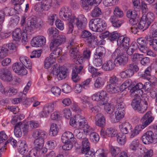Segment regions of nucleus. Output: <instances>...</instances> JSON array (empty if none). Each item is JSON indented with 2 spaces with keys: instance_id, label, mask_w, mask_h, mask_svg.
<instances>
[{
  "instance_id": "3",
  "label": "nucleus",
  "mask_w": 157,
  "mask_h": 157,
  "mask_svg": "<svg viewBox=\"0 0 157 157\" xmlns=\"http://www.w3.org/2000/svg\"><path fill=\"white\" fill-rule=\"evenodd\" d=\"M89 25L90 29L97 32H102L106 28L105 24L103 25L102 20L99 18L91 19L89 22Z\"/></svg>"
},
{
  "instance_id": "29",
  "label": "nucleus",
  "mask_w": 157,
  "mask_h": 157,
  "mask_svg": "<svg viewBox=\"0 0 157 157\" xmlns=\"http://www.w3.org/2000/svg\"><path fill=\"white\" fill-rule=\"evenodd\" d=\"M67 69L65 67H59V71L57 76L58 79L59 80H61L65 78L67 76Z\"/></svg>"
},
{
  "instance_id": "38",
  "label": "nucleus",
  "mask_w": 157,
  "mask_h": 157,
  "mask_svg": "<svg viewBox=\"0 0 157 157\" xmlns=\"http://www.w3.org/2000/svg\"><path fill=\"white\" fill-rule=\"evenodd\" d=\"M106 90L109 93L111 94H116L119 92L118 87L111 84H108L106 86Z\"/></svg>"
},
{
  "instance_id": "9",
  "label": "nucleus",
  "mask_w": 157,
  "mask_h": 157,
  "mask_svg": "<svg viewBox=\"0 0 157 157\" xmlns=\"http://www.w3.org/2000/svg\"><path fill=\"white\" fill-rule=\"evenodd\" d=\"M151 37L150 36H147L145 38L140 37L137 39V43L139 44V50L144 53H146L148 48L147 47V44H149V41L147 40V38Z\"/></svg>"
},
{
  "instance_id": "47",
  "label": "nucleus",
  "mask_w": 157,
  "mask_h": 157,
  "mask_svg": "<svg viewBox=\"0 0 157 157\" xmlns=\"http://www.w3.org/2000/svg\"><path fill=\"white\" fill-rule=\"evenodd\" d=\"M104 105V109L107 113L110 114V116L114 114V107L113 105L106 103Z\"/></svg>"
},
{
  "instance_id": "61",
  "label": "nucleus",
  "mask_w": 157,
  "mask_h": 157,
  "mask_svg": "<svg viewBox=\"0 0 157 157\" xmlns=\"http://www.w3.org/2000/svg\"><path fill=\"white\" fill-rule=\"evenodd\" d=\"M110 151L112 155L115 157L120 152L121 150L118 147L111 146Z\"/></svg>"
},
{
  "instance_id": "52",
  "label": "nucleus",
  "mask_w": 157,
  "mask_h": 157,
  "mask_svg": "<svg viewBox=\"0 0 157 157\" xmlns=\"http://www.w3.org/2000/svg\"><path fill=\"white\" fill-rule=\"evenodd\" d=\"M19 123H17L14 128V134L17 137H19L22 135V132L19 127Z\"/></svg>"
},
{
  "instance_id": "49",
  "label": "nucleus",
  "mask_w": 157,
  "mask_h": 157,
  "mask_svg": "<svg viewBox=\"0 0 157 157\" xmlns=\"http://www.w3.org/2000/svg\"><path fill=\"white\" fill-rule=\"evenodd\" d=\"M48 32L50 36L53 37L57 36L59 34V31L56 28L54 27L49 28Z\"/></svg>"
},
{
  "instance_id": "12",
  "label": "nucleus",
  "mask_w": 157,
  "mask_h": 157,
  "mask_svg": "<svg viewBox=\"0 0 157 157\" xmlns=\"http://www.w3.org/2000/svg\"><path fill=\"white\" fill-rule=\"evenodd\" d=\"M83 68V67L82 65L79 66L75 65L73 67L71 79L73 82H77L80 80L81 78L78 75L80 74Z\"/></svg>"
},
{
  "instance_id": "60",
  "label": "nucleus",
  "mask_w": 157,
  "mask_h": 157,
  "mask_svg": "<svg viewBox=\"0 0 157 157\" xmlns=\"http://www.w3.org/2000/svg\"><path fill=\"white\" fill-rule=\"evenodd\" d=\"M23 32L28 33V34H31V33L34 29L32 26L27 25H25L23 27Z\"/></svg>"
},
{
  "instance_id": "23",
  "label": "nucleus",
  "mask_w": 157,
  "mask_h": 157,
  "mask_svg": "<svg viewBox=\"0 0 157 157\" xmlns=\"http://www.w3.org/2000/svg\"><path fill=\"white\" fill-rule=\"evenodd\" d=\"M125 112H120L116 111L113 115L110 116L111 121L114 123L117 122L124 116Z\"/></svg>"
},
{
  "instance_id": "48",
  "label": "nucleus",
  "mask_w": 157,
  "mask_h": 157,
  "mask_svg": "<svg viewBox=\"0 0 157 157\" xmlns=\"http://www.w3.org/2000/svg\"><path fill=\"white\" fill-rule=\"evenodd\" d=\"M125 134L119 133L116 135L117 140L120 144H124L125 142Z\"/></svg>"
},
{
  "instance_id": "42",
  "label": "nucleus",
  "mask_w": 157,
  "mask_h": 157,
  "mask_svg": "<svg viewBox=\"0 0 157 157\" xmlns=\"http://www.w3.org/2000/svg\"><path fill=\"white\" fill-rule=\"evenodd\" d=\"M55 61L56 59H53L50 56L47 58L44 61V67L45 68L48 69L50 67H52L55 63Z\"/></svg>"
},
{
  "instance_id": "17",
  "label": "nucleus",
  "mask_w": 157,
  "mask_h": 157,
  "mask_svg": "<svg viewBox=\"0 0 157 157\" xmlns=\"http://www.w3.org/2000/svg\"><path fill=\"white\" fill-rule=\"evenodd\" d=\"M52 3V0H45L44 2H39L35 5V10H48L50 8Z\"/></svg>"
},
{
  "instance_id": "62",
  "label": "nucleus",
  "mask_w": 157,
  "mask_h": 157,
  "mask_svg": "<svg viewBox=\"0 0 157 157\" xmlns=\"http://www.w3.org/2000/svg\"><path fill=\"white\" fill-rule=\"evenodd\" d=\"M106 155L103 149H99L95 152V157H106Z\"/></svg>"
},
{
  "instance_id": "24",
  "label": "nucleus",
  "mask_w": 157,
  "mask_h": 157,
  "mask_svg": "<svg viewBox=\"0 0 157 157\" xmlns=\"http://www.w3.org/2000/svg\"><path fill=\"white\" fill-rule=\"evenodd\" d=\"M32 136L34 138H44L47 135V133L44 130L40 129L34 130L32 133Z\"/></svg>"
},
{
  "instance_id": "50",
  "label": "nucleus",
  "mask_w": 157,
  "mask_h": 157,
  "mask_svg": "<svg viewBox=\"0 0 157 157\" xmlns=\"http://www.w3.org/2000/svg\"><path fill=\"white\" fill-rule=\"evenodd\" d=\"M17 123H19V127L21 129L25 135L27 134L29 131V125L28 123L23 124L21 122H19Z\"/></svg>"
},
{
  "instance_id": "54",
  "label": "nucleus",
  "mask_w": 157,
  "mask_h": 157,
  "mask_svg": "<svg viewBox=\"0 0 157 157\" xmlns=\"http://www.w3.org/2000/svg\"><path fill=\"white\" fill-rule=\"evenodd\" d=\"M76 0H71L70 2V8L67 6H65L63 9V10H66L67 9L75 10L78 9V5L76 2Z\"/></svg>"
},
{
  "instance_id": "27",
  "label": "nucleus",
  "mask_w": 157,
  "mask_h": 157,
  "mask_svg": "<svg viewBox=\"0 0 157 157\" xmlns=\"http://www.w3.org/2000/svg\"><path fill=\"white\" fill-rule=\"evenodd\" d=\"M115 64L112 60H109L106 61L102 65V69L105 71H111L115 68Z\"/></svg>"
},
{
  "instance_id": "6",
  "label": "nucleus",
  "mask_w": 157,
  "mask_h": 157,
  "mask_svg": "<svg viewBox=\"0 0 157 157\" xmlns=\"http://www.w3.org/2000/svg\"><path fill=\"white\" fill-rule=\"evenodd\" d=\"M86 120L85 117L79 115H76L74 117L71 118L70 121V124L75 128L82 127V125L84 124Z\"/></svg>"
},
{
  "instance_id": "37",
  "label": "nucleus",
  "mask_w": 157,
  "mask_h": 157,
  "mask_svg": "<svg viewBox=\"0 0 157 157\" xmlns=\"http://www.w3.org/2000/svg\"><path fill=\"white\" fill-rule=\"evenodd\" d=\"M52 50V49H50ZM52 50L53 52L51 53L50 56L53 59H55L59 56L62 53V48L60 47H54Z\"/></svg>"
},
{
  "instance_id": "30",
  "label": "nucleus",
  "mask_w": 157,
  "mask_h": 157,
  "mask_svg": "<svg viewBox=\"0 0 157 157\" xmlns=\"http://www.w3.org/2000/svg\"><path fill=\"white\" fill-rule=\"evenodd\" d=\"M109 21L113 27L116 28L120 27L123 23L122 21L118 20L115 16H111L109 19Z\"/></svg>"
},
{
  "instance_id": "21",
  "label": "nucleus",
  "mask_w": 157,
  "mask_h": 157,
  "mask_svg": "<svg viewBox=\"0 0 157 157\" xmlns=\"http://www.w3.org/2000/svg\"><path fill=\"white\" fill-rule=\"evenodd\" d=\"M119 128L121 132L123 134H127L129 131L132 129V126L128 122H125L119 125Z\"/></svg>"
},
{
  "instance_id": "63",
  "label": "nucleus",
  "mask_w": 157,
  "mask_h": 157,
  "mask_svg": "<svg viewBox=\"0 0 157 157\" xmlns=\"http://www.w3.org/2000/svg\"><path fill=\"white\" fill-rule=\"evenodd\" d=\"M139 145V142L138 139L134 140L130 144V148L132 150H136Z\"/></svg>"
},
{
  "instance_id": "53",
  "label": "nucleus",
  "mask_w": 157,
  "mask_h": 157,
  "mask_svg": "<svg viewBox=\"0 0 157 157\" xmlns=\"http://www.w3.org/2000/svg\"><path fill=\"white\" fill-rule=\"evenodd\" d=\"M102 0H93L91 4H88L89 5L92 6V7H94L93 10H101V8L98 6V5L101 2Z\"/></svg>"
},
{
  "instance_id": "18",
  "label": "nucleus",
  "mask_w": 157,
  "mask_h": 157,
  "mask_svg": "<svg viewBox=\"0 0 157 157\" xmlns=\"http://www.w3.org/2000/svg\"><path fill=\"white\" fill-rule=\"evenodd\" d=\"M155 139L153 132L151 131L147 132L142 137V140L145 144H148L152 143Z\"/></svg>"
},
{
  "instance_id": "31",
  "label": "nucleus",
  "mask_w": 157,
  "mask_h": 157,
  "mask_svg": "<svg viewBox=\"0 0 157 157\" xmlns=\"http://www.w3.org/2000/svg\"><path fill=\"white\" fill-rule=\"evenodd\" d=\"M86 42L88 45L90 47L94 48L98 45V40L97 38L92 35L86 39Z\"/></svg>"
},
{
  "instance_id": "51",
  "label": "nucleus",
  "mask_w": 157,
  "mask_h": 157,
  "mask_svg": "<svg viewBox=\"0 0 157 157\" xmlns=\"http://www.w3.org/2000/svg\"><path fill=\"white\" fill-rule=\"evenodd\" d=\"M20 20L19 17L17 15H14L11 18L10 21V24L11 26H14L18 24Z\"/></svg>"
},
{
  "instance_id": "15",
  "label": "nucleus",
  "mask_w": 157,
  "mask_h": 157,
  "mask_svg": "<svg viewBox=\"0 0 157 157\" xmlns=\"http://www.w3.org/2000/svg\"><path fill=\"white\" fill-rule=\"evenodd\" d=\"M13 71L21 75H26L27 73V71L21 63H14L12 66Z\"/></svg>"
},
{
  "instance_id": "59",
  "label": "nucleus",
  "mask_w": 157,
  "mask_h": 157,
  "mask_svg": "<svg viewBox=\"0 0 157 157\" xmlns=\"http://www.w3.org/2000/svg\"><path fill=\"white\" fill-rule=\"evenodd\" d=\"M142 56H143V54L135 53L131 56V59L133 62L140 61Z\"/></svg>"
},
{
  "instance_id": "28",
  "label": "nucleus",
  "mask_w": 157,
  "mask_h": 157,
  "mask_svg": "<svg viewBox=\"0 0 157 157\" xmlns=\"http://www.w3.org/2000/svg\"><path fill=\"white\" fill-rule=\"evenodd\" d=\"M86 20V18L85 17H83L82 20H81L79 17L76 18L75 17H73V19H71V22H74V24H76L78 29L80 30L83 29V21Z\"/></svg>"
},
{
  "instance_id": "16",
  "label": "nucleus",
  "mask_w": 157,
  "mask_h": 157,
  "mask_svg": "<svg viewBox=\"0 0 157 157\" xmlns=\"http://www.w3.org/2000/svg\"><path fill=\"white\" fill-rule=\"evenodd\" d=\"M143 84L139 82L135 86L132 87V88L130 90L131 97H135L137 96H140L141 94L140 91L142 94L143 93L142 90Z\"/></svg>"
},
{
  "instance_id": "19",
  "label": "nucleus",
  "mask_w": 157,
  "mask_h": 157,
  "mask_svg": "<svg viewBox=\"0 0 157 157\" xmlns=\"http://www.w3.org/2000/svg\"><path fill=\"white\" fill-rule=\"evenodd\" d=\"M73 137V134L71 132H65L63 134L61 137L62 142L63 143L70 142H75L76 139Z\"/></svg>"
},
{
  "instance_id": "34",
  "label": "nucleus",
  "mask_w": 157,
  "mask_h": 157,
  "mask_svg": "<svg viewBox=\"0 0 157 157\" xmlns=\"http://www.w3.org/2000/svg\"><path fill=\"white\" fill-rule=\"evenodd\" d=\"M105 80L103 77H98L94 83V86L97 89H101L104 86Z\"/></svg>"
},
{
  "instance_id": "56",
  "label": "nucleus",
  "mask_w": 157,
  "mask_h": 157,
  "mask_svg": "<svg viewBox=\"0 0 157 157\" xmlns=\"http://www.w3.org/2000/svg\"><path fill=\"white\" fill-rule=\"evenodd\" d=\"M29 5L27 4L25 6L22 4L19 3L14 5V10H22L25 8V10H28L29 9Z\"/></svg>"
},
{
  "instance_id": "64",
  "label": "nucleus",
  "mask_w": 157,
  "mask_h": 157,
  "mask_svg": "<svg viewBox=\"0 0 157 157\" xmlns=\"http://www.w3.org/2000/svg\"><path fill=\"white\" fill-rule=\"evenodd\" d=\"M54 106V103H50L44 106V110L49 113L53 111Z\"/></svg>"
},
{
  "instance_id": "39",
  "label": "nucleus",
  "mask_w": 157,
  "mask_h": 157,
  "mask_svg": "<svg viewBox=\"0 0 157 157\" xmlns=\"http://www.w3.org/2000/svg\"><path fill=\"white\" fill-rule=\"evenodd\" d=\"M124 101V99L122 98H118L117 99V102H119L118 103L116 107V111L120 112H125V105L123 102Z\"/></svg>"
},
{
  "instance_id": "35",
  "label": "nucleus",
  "mask_w": 157,
  "mask_h": 157,
  "mask_svg": "<svg viewBox=\"0 0 157 157\" xmlns=\"http://www.w3.org/2000/svg\"><path fill=\"white\" fill-rule=\"evenodd\" d=\"M59 15L63 19L65 20H70L73 19L71 16V13L70 10H60L59 12Z\"/></svg>"
},
{
  "instance_id": "41",
  "label": "nucleus",
  "mask_w": 157,
  "mask_h": 157,
  "mask_svg": "<svg viewBox=\"0 0 157 157\" xmlns=\"http://www.w3.org/2000/svg\"><path fill=\"white\" fill-rule=\"evenodd\" d=\"M24 140L21 141V144L19 146L18 150L19 153L22 155L26 154L28 151V148L27 145L24 142Z\"/></svg>"
},
{
  "instance_id": "46",
  "label": "nucleus",
  "mask_w": 157,
  "mask_h": 157,
  "mask_svg": "<svg viewBox=\"0 0 157 157\" xmlns=\"http://www.w3.org/2000/svg\"><path fill=\"white\" fill-rule=\"evenodd\" d=\"M50 134L53 136L57 135L59 132V128L57 125L55 123H52L51 124L50 127Z\"/></svg>"
},
{
  "instance_id": "26",
  "label": "nucleus",
  "mask_w": 157,
  "mask_h": 157,
  "mask_svg": "<svg viewBox=\"0 0 157 157\" xmlns=\"http://www.w3.org/2000/svg\"><path fill=\"white\" fill-rule=\"evenodd\" d=\"M44 143L43 138H37L34 142V148L36 151L40 150L43 147Z\"/></svg>"
},
{
  "instance_id": "7",
  "label": "nucleus",
  "mask_w": 157,
  "mask_h": 157,
  "mask_svg": "<svg viewBox=\"0 0 157 157\" xmlns=\"http://www.w3.org/2000/svg\"><path fill=\"white\" fill-rule=\"evenodd\" d=\"M130 42V39L129 38L121 36L117 40V45L118 46L117 49H124L126 52V49L129 45Z\"/></svg>"
},
{
  "instance_id": "36",
  "label": "nucleus",
  "mask_w": 157,
  "mask_h": 157,
  "mask_svg": "<svg viewBox=\"0 0 157 157\" xmlns=\"http://www.w3.org/2000/svg\"><path fill=\"white\" fill-rule=\"evenodd\" d=\"M82 143V147L81 149L82 153H85L87 151L90 149V144L88 139L86 138L83 139Z\"/></svg>"
},
{
  "instance_id": "58",
  "label": "nucleus",
  "mask_w": 157,
  "mask_h": 157,
  "mask_svg": "<svg viewBox=\"0 0 157 157\" xmlns=\"http://www.w3.org/2000/svg\"><path fill=\"white\" fill-rule=\"evenodd\" d=\"M106 133L109 137H115L116 135L117 134V131L112 128H107L106 130Z\"/></svg>"
},
{
  "instance_id": "13",
  "label": "nucleus",
  "mask_w": 157,
  "mask_h": 157,
  "mask_svg": "<svg viewBox=\"0 0 157 157\" xmlns=\"http://www.w3.org/2000/svg\"><path fill=\"white\" fill-rule=\"evenodd\" d=\"M45 38L43 36H39L33 38L31 41V45L33 47H41L46 43Z\"/></svg>"
},
{
  "instance_id": "55",
  "label": "nucleus",
  "mask_w": 157,
  "mask_h": 157,
  "mask_svg": "<svg viewBox=\"0 0 157 157\" xmlns=\"http://www.w3.org/2000/svg\"><path fill=\"white\" fill-rule=\"evenodd\" d=\"M141 129H142L138 125L136 126L134 129L132 130L131 129L130 130L132 132V133L130 138H132L135 136H136L139 133V132L141 131Z\"/></svg>"
},
{
  "instance_id": "5",
  "label": "nucleus",
  "mask_w": 157,
  "mask_h": 157,
  "mask_svg": "<svg viewBox=\"0 0 157 157\" xmlns=\"http://www.w3.org/2000/svg\"><path fill=\"white\" fill-rule=\"evenodd\" d=\"M106 50L102 46L97 48L94 54V63L97 67L101 66L103 63V59L105 56Z\"/></svg>"
},
{
  "instance_id": "43",
  "label": "nucleus",
  "mask_w": 157,
  "mask_h": 157,
  "mask_svg": "<svg viewBox=\"0 0 157 157\" xmlns=\"http://www.w3.org/2000/svg\"><path fill=\"white\" fill-rule=\"evenodd\" d=\"M5 92L4 94L8 96H12L16 94L17 93V90L12 87L7 86L5 88Z\"/></svg>"
},
{
  "instance_id": "44",
  "label": "nucleus",
  "mask_w": 157,
  "mask_h": 157,
  "mask_svg": "<svg viewBox=\"0 0 157 157\" xmlns=\"http://www.w3.org/2000/svg\"><path fill=\"white\" fill-rule=\"evenodd\" d=\"M8 49L7 48V44H4L0 46V59L5 58L7 55Z\"/></svg>"
},
{
  "instance_id": "1",
  "label": "nucleus",
  "mask_w": 157,
  "mask_h": 157,
  "mask_svg": "<svg viewBox=\"0 0 157 157\" xmlns=\"http://www.w3.org/2000/svg\"><path fill=\"white\" fill-rule=\"evenodd\" d=\"M141 99L140 96H135L132 100L131 105L135 110H137L141 113H144L148 107V97L143 95Z\"/></svg>"
},
{
  "instance_id": "57",
  "label": "nucleus",
  "mask_w": 157,
  "mask_h": 157,
  "mask_svg": "<svg viewBox=\"0 0 157 157\" xmlns=\"http://www.w3.org/2000/svg\"><path fill=\"white\" fill-rule=\"evenodd\" d=\"M147 39L150 46H151L155 51H157V40L152 41L151 37H148Z\"/></svg>"
},
{
  "instance_id": "8",
  "label": "nucleus",
  "mask_w": 157,
  "mask_h": 157,
  "mask_svg": "<svg viewBox=\"0 0 157 157\" xmlns=\"http://www.w3.org/2000/svg\"><path fill=\"white\" fill-rule=\"evenodd\" d=\"M151 112L150 111L147 112L141 120V124L138 125L142 129H143L149 125L152 122L154 118L151 115Z\"/></svg>"
},
{
  "instance_id": "40",
  "label": "nucleus",
  "mask_w": 157,
  "mask_h": 157,
  "mask_svg": "<svg viewBox=\"0 0 157 157\" xmlns=\"http://www.w3.org/2000/svg\"><path fill=\"white\" fill-rule=\"evenodd\" d=\"M12 33V37L14 40L17 41L21 39L22 33L20 28H17Z\"/></svg>"
},
{
  "instance_id": "25",
  "label": "nucleus",
  "mask_w": 157,
  "mask_h": 157,
  "mask_svg": "<svg viewBox=\"0 0 157 157\" xmlns=\"http://www.w3.org/2000/svg\"><path fill=\"white\" fill-rule=\"evenodd\" d=\"M100 99V103L99 105H105L107 102L108 98L107 94L106 91L102 90L98 92Z\"/></svg>"
},
{
  "instance_id": "2",
  "label": "nucleus",
  "mask_w": 157,
  "mask_h": 157,
  "mask_svg": "<svg viewBox=\"0 0 157 157\" xmlns=\"http://www.w3.org/2000/svg\"><path fill=\"white\" fill-rule=\"evenodd\" d=\"M143 15L140 21L138 24L140 29H146L150 25L154 19V14L150 12H147L146 10H142Z\"/></svg>"
},
{
  "instance_id": "11",
  "label": "nucleus",
  "mask_w": 157,
  "mask_h": 157,
  "mask_svg": "<svg viewBox=\"0 0 157 157\" xmlns=\"http://www.w3.org/2000/svg\"><path fill=\"white\" fill-rule=\"evenodd\" d=\"M127 16L130 18L129 22L131 25H134L138 23L140 19L136 10H128L127 12Z\"/></svg>"
},
{
  "instance_id": "22",
  "label": "nucleus",
  "mask_w": 157,
  "mask_h": 157,
  "mask_svg": "<svg viewBox=\"0 0 157 157\" xmlns=\"http://www.w3.org/2000/svg\"><path fill=\"white\" fill-rule=\"evenodd\" d=\"M103 36L104 37H108L109 39L111 41L117 40L121 36L120 34L117 33L116 32H114L111 33L106 32L104 33Z\"/></svg>"
},
{
  "instance_id": "20",
  "label": "nucleus",
  "mask_w": 157,
  "mask_h": 157,
  "mask_svg": "<svg viewBox=\"0 0 157 157\" xmlns=\"http://www.w3.org/2000/svg\"><path fill=\"white\" fill-rule=\"evenodd\" d=\"M96 124L101 128L105 125V118L104 115L100 113H98L95 117Z\"/></svg>"
},
{
  "instance_id": "32",
  "label": "nucleus",
  "mask_w": 157,
  "mask_h": 157,
  "mask_svg": "<svg viewBox=\"0 0 157 157\" xmlns=\"http://www.w3.org/2000/svg\"><path fill=\"white\" fill-rule=\"evenodd\" d=\"M19 59L22 64L26 68L30 69L32 68V63L29 58L25 56H22L20 57Z\"/></svg>"
},
{
  "instance_id": "33",
  "label": "nucleus",
  "mask_w": 157,
  "mask_h": 157,
  "mask_svg": "<svg viewBox=\"0 0 157 157\" xmlns=\"http://www.w3.org/2000/svg\"><path fill=\"white\" fill-rule=\"evenodd\" d=\"M69 53L70 56L74 59H76L77 60H80L81 58L80 52L78 51L77 48H72L70 49Z\"/></svg>"
},
{
  "instance_id": "10",
  "label": "nucleus",
  "mask_w": 157,
  "mask_h": 157,
  "mask_svg": "<svg viewBox=\"0 0 157 157\" xmlns=\"http://www.w3.org/2000/svg\"><path fill=\"white\" fill-rule=\"evenodd\" d=\"M65 36L63 35H58L56 38L52 40L50 44V49H52L54 47H58L66 41Z\"/></svg>"
},
{
  "instance_id": "4",
  "label": "nucleus",
  "mask_w": 157,
  "mask_h": 157,
  "mask_svg": "<svg viewBox=\"0 0 157 157\" xmlns=\"http://www.w3.org/2000/svg\"><path fill=\"white\" fill-rule=\"evenodd\" d=\"M115 54H117V56L114 62L116 64L121 66H124L128 63V58L126 56L125 50L116 49L115 52Z\"/></svg>"
},
{
  "instance_id": "14",
  "label": "nucleus",
  "mask_w": 157,
  "mask_h": 157,
  "mask_svg": "<svg viewBox=\"0 0 157 157\" xmlns=\"http://www.w3.org/2000/svg\"><path fill=\"white\" fill-rule=\"evenodd\" d=\"M11 72L7 69L4 68L0 69V78L2 80L10 82L12 80Z\"/></svg>"
},
{
  "instance_id": "45",
  "label": "nucleus",
  "mask_w": 157,
  "mask_h": 157,
  "mask_svg": "<svg viewBox=\"0 0 157 157\" xmlns=\"http://www.w3.org/2000/svg\"><path fill=\"white\" fill-rule=\"evenodd\" d=\"M27 25L32 26L34 29L37 27V21L36 17L31 16L28 19Z\"/></svg>"
}]
</instances>
